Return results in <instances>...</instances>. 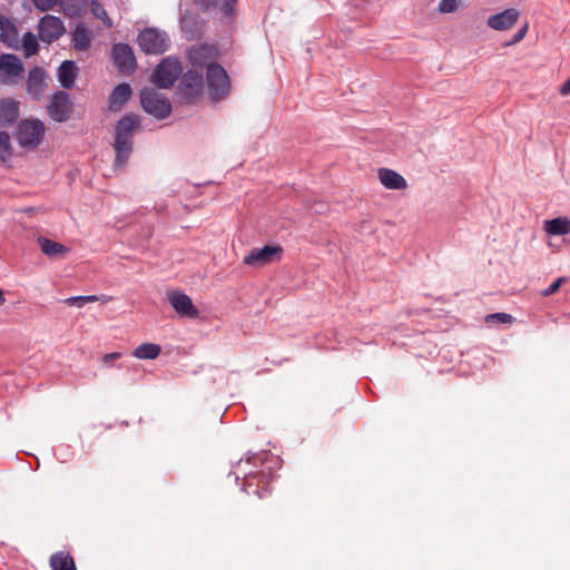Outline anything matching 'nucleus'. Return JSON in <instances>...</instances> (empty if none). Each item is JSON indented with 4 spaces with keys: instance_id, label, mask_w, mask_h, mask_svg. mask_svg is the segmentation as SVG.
Returning a JSON list of instances; mask_svg holds the SVG:
<instances>
[{
    "instance_id": "f3484780",
    "label": "nucleus",
    "mask_w": 570,
    "mask_h": 570,
    "mask_svg": "<svg viewBox=\"0 0 570 570\" xmlns=\"http://www.w3.org/2000/svg\"><path fill=\"white\" fill-rule=\"evenodd\" d=\"M520 11L515 8H508L499 13L492 14L487 20V26L497 31L511 29L519 20Z\"/></svg>"
},
{
    "instance_id": "ddd939ff",
    "label": "nucleus",
    "mask_w": 570,
    "mask_h": 570,
    "mask_svg": "<svg viewBox=\"0 0 570 570\" xmlns=\"http://www.w3.org/2000/svg\"><path fill=\"white\" fill-rule=\"evenodd\" d=\"M217 58V49L210 45H200L193 47L188 51V59L195 69L208 70L210 66L218 65L215 60Z\"/></svg>"
},
{
    "instance_id": "2f4dec72",
    "label": "nucleus",
    "mask_w": 570,
    "mask_h": 570,
    "mask_svg": "<svg viewBox=\"0 0 570 570\" xmlns=\"http://www.w3.org/2000/svg\"><path fill=\"white\" fill-rule=\"evenodd\" d=\"M83 0H59L63 11L69 14H76L80 10Z\"/></svg>"
},
{
    "instance_id": "f257e3e1",
    "label": "nucleus",
    "mask_w": 570,
    "mask_h": 570,
    "mask_svg": "<svg viewBox=\"0 0 570 570\" xmlns=\"http://www.w3.org/2000/svg\"><path fill=\"white\" fill-rule=\"evenodd\" d=\"M140 126V118L135 114L122 116L115 127V141L112 147L116 153L114 167H124L134 148V135Z\"/></svg>"
},
{
    "instance_id": "bb28decb",
    "label": "nucleus",
    "mask_w": 570,
    "mask_h": 570,
    "mask_svg": "<svg viewBox=\"0 0 570 570\" xmlns=\"http://www.w3.org/2000/svg\"><path fill=\"white\" fill-rule=\"evenodd\" d=\"M161 347L155 343H142L137 346L132 355L138 360H155L159 356Z\"/></svg>"
},
{
    "instance_id": "72a5a7b5",
    "label": "nucleus",
    "mask_w": 570,
    "mask_h": 570,
    "mask_svg": "<svg viewBox=\"0 0 570 570\" xmlns=\"http://www.w3.org/2000/svg\"><path fill=\"white\" fill-rule=\"evenodd\" d=\"M529 26L528 23H524L513 36L512 38L504 43V47H510L519 43L521 40L524 39L527 32H528Z\"/></svg>"
},
{
    "instance_id": "e433bc0d",
    "label": "nucleus",
    "mask_w": 570,
    "mask_h": 570,
    "mask_svg": "<svg viewBox=\"0 0 570 570\" xmlns=\"http://www.w3.org/2000/svg\"><path fill=\"white\" fill-rule=\"evenodd\" d=\"M564 281V277H559L558 279H556L551 285H549L543 292H542V295L543 296H550L552 294H554L560 285L563 283Z\"/></svg>"
},
{
    "instance_id": "2eb2a0df",
    "label": "nucleus",
    "mask_w": 570,
    "mask_h": 570,
    "mask_svg": "<svg viewBox=\"0 0 570 570\" xmlns=\"http://www.w3.org/2000/svg\"><path fill=\"white\" fill-rule=\"evenodd\" d=\"M112 59L119 71L130 73L134 72L137 63L132 48L128 43H116L112 46Z\"/></svg>"
},
{
    "instance_id": "6ab92c4d",
    "label": "nucleus",
    "mask_w": 570,
    "mask_h": 570,
    "mask_svg": "<svg viewBox=\"0 0 570 570\" xmlns=\"http://www.w3.org/2000/svg\"><path fill=\"white\" fill-rule=\"evenodd\" d=\"M19 117V102L11 98L0 99V127H9Z\"/></svg>"
},
{
    "instance_id": "c756f323",
    "label": "nucleus",
    "mask_w": 570,
    "mask_h": 570,
    "mask_svg": "<svg viewBox=\"0 0 570 570\" xmlns=\"http://www.w3.org/2000/svg\"><path fill=\"white\" fill-rule=\"evenodd\" d=\"M91 11H92V14L97 19H100L101 21H104V23L107 27H111L112 26V22L108 18L107 11L105 10L104 6L101 3H99L97 0H92L91 1Z\"/></svg>"
},
{
    "instance_id": "ea45409f",
    "label": "nucleus",
    "mask_w": 570,
    "mask_h": 570,
    "mask_svg": "<svg viewBox=\"0 0 570 570\" xmlns=\"http://www.w3.org/2000/svg\"><path fill=\"white\" fill-rule=\"evenodd\" d=\"M120 356H121V354H120V353H118V352L108 353V354H105V355L102 356V362H104V363H110L111 361L117 360V358H119Z\"/></svg>"
},
{
    "instance_id": "f8f14e48",
    "label": "nucleus",
    "mask_w": 570,
    "mask_h": 570,
    "mask_svg": "<svg viewBox=\"0 0 570 570\" xmlns=\"http://www.w3.org/2000/svg\"><path fill=\"white\" fill-rule=\"evenodd\" d=\"M47 73L42 67L35 66L28 72L27 81H26V90L27 94L33 100H41L47 90Z\"/></svg>"
},
{
    "instance_id": "4c0bfd02",
    "label": "nucleus",
    "mask_w": 570,
    "mask_h": 570,
    "mask_svg": "<svg viewBox=\"0 0 570 570\" xmlns=\"http://www.w3.org/2000/svg\"><path fill=\"white\" fill-rule=\"evenodd\" d=\"M65 303L69 306L82 307L85 306L83 299L81 296H71L65 299Z\"/></svg>"
},
{
    "instance_id": "4be33fe9",
    "label": "nucleus",
    "mask_w": 570,
    "mask_h": 570,
    "mask_svg": "<svg viewBox=\"0 0 570 570\" xmlns=\"http://www.w3.org/2000/svg\"><path fill=\"white\" fill-rule=\"evenodd\" d=\"M92 41L91 30L83 23H78L71 35L72 47L77 51H86Z\"/></svg>"
},
{
    "instance_id": "dca6fc26",
    "label": "nucleus",
    "mask_w": 570,
    "mask_h": 570,
    "mask_svg": "<svg viewBox=\"0 0 570 570\" xmlns=\"http://www.w3.org/2000/svg\"><path fill=\"white\" fill-rule=\"evenodd\" d=\"M203 75L197 70H188L181 77L179 90L186 100L198 97L203 90Z\"/></svg>"
},
{
    "instance_id": "9b49d317",
    "label": "nucleus",
    "mask_w": 570,
    "mask_h": 570,
    "mask_svg": "<svg viewBox=\"0 0 570 570\" xmlns=\"http://www.w3.org/2000/svg\"><path fill=\"white\" fill-rule=\"evenodd\" d=\"M39 38L46 43L57 41L65 32L63 21L56 16L46 14L39 21Z\"/></svg>"
},
{
    "instance_id": "7c9ffc66",
    "label": "nucleus",
    "mask_w": 570,
    "mask_h": 570,
    "mask_svg": "<svg viewBox=\"0 0 570 570\" xmlns=\"http://www.w3.org/2000/svg\"><path fill=\"white\" fill-rule=\"evenodd\" d=\"M485 322L488 324H492V323L510 324L513 322V316L511 314L503 313V312L493 313V314H489L485 317Z\"/></svg>"
},
{
    "instance_id": "1a4fd4ad",
    "label": "nucleus",
    "mask_w": 570,
    "mask_h": 570,
    "mask_svg": "<svg viewBox=\"0 0 570 570\" xmlns=\"http://www.w3.org/2000/svg\"><path fill=\"white\" fill-rule=\"evenodd\" d=\"M24 66L21 59L13 53L0 55V82L14 83L22 79Z\"/></svg>"
},
{
    "instance_id": "f03ea898",
    "label": "nucleus",
    "mask_w": 570,
    "mask_h": 570,
    "mask_svg": "<svg viewBox=\"0 0 570 570\" xmlns=\"http://www.w3.org/2000/svg\"><path fill=\"white\" fill-rule=\"evenodd\" d=\"M140 49L147 55H161L169 49L168 33L155 27L145 28L137 38Z\"/></svg>"
},
{
    "instance_id": "c85d7f7f",
    "label": "nucleus",
    "mask_w": 570,
    "mask_h": 570,
    "mask_svg": "<svg viewBox=\"0 0 570 570\" xmlns=\"http://www.w3.org/2000/svg\"><path fill=\"white\" fill-rule=\"evenodd\" d=\"M11 155L10 136L7 131H0V160H7Z\"/></svg>"
},
{
    "instance_id": "5701e85b",
    "label": "nucleus",
    "mask_w": 570,
    "mask_h": 570,
    "mask_svg": "<svg viewBox=\"0 0 570 570\" xmlns=\"http://www.w3.org/2000/svg\"><path fill=\"white\" fill-rule=\"evenodd\" d=\"M0 41L13 49H17L19 45L17 28L8 18L2 16H0Z\"/></svg>"
},
{
    "instance_id": "423d86ee",
    "label": "nucleus",
    "mask_w": 570,
    "mask_h": 570,
    "mask_svg": "<svg viewBox=\"0 0 570 570\" xmlns=\"http://www.w3.org/2000/svg\"><path fill=\"white\" fill-rule=\"evenodd\" d=\"M73 102L65 90L56 91L47 105L49 117L56 122H66L71 118Z\"/></svg>"
},
{
    "instance_id": "aec40b11",
    "label": "nucleus",
    "mask_w": 570,
    "mask_h": 570,
    "mask_svg": "<svg viewBox=\"0 0 570 570\" xmlns=\"http://www.w3.org/2000/svg\"><path fill=\"white\" fill-rule=\"evenodd\" d=\"M380 183L387 189L402 190L407 187L405 178L390 168H380L377 173Z\"/></svg>"
},
{
    "instance_id": "393cba45",
    "label": "nucleus",
    "mask_w": 570,
    "mask_h": 570,
    "mask_svg": "<svg viewBox=\"0 0 570 570\" xmlns=\"http://www.w3.org/2000/svg\"><path fill=\"white\" fill-rule=\"evenodd\" d=\"M38 244L41 252L48 257H60L69 252L61 243L53 242L47 237H39Z\"/></svg>"
},
{
    "instance_id": "58836bf2",
    "label": "nucleus",
    "mask_w": 570,
    "mask_h": 570,
    "mask_svg": "<svg viewBox=\"0 0 570 570\" xmlns=\"http://www.w3.org/2000/svg\"><path fill=\"white\" fill-rule=\"evenodd\" d=\"M196 2L204 9H209L217 4V0H196Z\"/></svg>"
},
{
    "instance_id": "20e7f679",
    "label": "nucleus",
    "mask_w": 570,
    "mask_h": 570,
    "mask_svg": "<svg viewBox=\"0 0 570 570\" xmlns=\"http://www.w3.org/2000/svg\"><path fill=\"white\" fill-rule=\"evenodd\" d=\"M45 125L39 119H24L18 125L16 139L23 148L37 147L43 139Z\"/></svg>"
},
{
    "instance_id": "a878e982",
    "label": "nucleus",
    "mask_w": 570,
    "mask_h": 570,
    "mask_svg": "<svg viewBox=\"0 0 570 570\" xmlns=\"http://www.w3.org/2000/svg\"><path fill=\"white\" fill-rule=\"evenodd\" d=\"M50 567L52 570H76L72 557L65 551H59L50 557Z\"/></svg>"
},
{
    "instance_id": "39448f33",
    "label": "nucleus",
    "mask_w": 570,
    "mask_h": 570,
    "mask_svg": "<svg viewBox=\"0 0 570 570\" xmlns=\"http://www.w3.org/2000/svg\"><path fill=\"white\" fill-rule=\"evenodd\" d=\"M247 462L248 463H252L254 466H257V464H262L263 466H266L259 471H249L248 473H245V484H244V488L243 490L246 491L247 493L248 490L247 488H249L252 485L250 483V480L252 479H255V478H272V470L273 469H278L281 466V461L277 456H274L273 454H271L269 452H261V453H256V454H253L252 456H249L247 459Z\"/></svg>"
},
{
    "instance_id": "f704fd0d",
    "label": "nucleus",
    "mask_w": 570,
    "mask_h": 570,
    "mask_svg": "<svg viewBox=\"0 0 570 570\" xmlns=\"http://www.w3.org/2000/svg\"><path fill=\"white\" fill-rule=\"evenodd\" d=\"M459 2L458 0H441L439 2V10L442 13H451L458 10Z\"/></svg>"
},
{
    "instance_id": "412c9836",
    "label": "nucleus",
    "mask_w": 570,
    "mask_h": 570,
    "mask_svg": "<svg viewBox=\"0 0 570 570\" xmlns=\"http://www.w3.org/2000/svg\"><path fill=\"white\" fill-rule=\"evenodd\" d=\"M58 80L62 88L71 89L78 77V67L72 60H65L57 70Z\"/></svg>"
},
{
    "instance_id": "6e6552de",
    "label": "nucleus",
    "mask_w": 570,
    "mask_h": 570,
    "mask_svg": "<svg viewBox=\"0 0 570 570\" xmlns=\"http://www.w3.org/2000/svg\"><path fill=\"white\" fill-rule=\"evenodd\" d=\"M206 81L213 99L218 100L229 94V77L220 65L210 66L208 68L206 72Z\"/></svg>"
},
{
    "instance_id": "c03bdc74",
    "label": "nucleus",
    "mask_w": 570,
    "mask_h": 570,
    "mask_svg": "<svg viewBox=\"0 0 570 570\" xmlns=\"http://www.w3.org/2000/svg\"><path fill=\"white\" fill-rule=\"evenodd\" d=\"M255 493H256L259 498H263V494H262L261 490H258V489H257V490H255Z\"/></svg>"
},
{
    "instance_id": "7ed1b4c3",
    "label": "nucleus",
    "mask_w": 570,
    "mask_h": 570,
    "mask_svg": "<svg viewBox=\"0 0 570 570\" xmlns=\"http://www.w3.org/2000/svg\"><path fill=\"white\" fill-rule=\"evenodd\" d=\"M142 109L156 119H165L171 112L170 101L155 88L146 87L140 91Z\"/></svg>"
},
{
    "instance_id": "c9c22d12",
    "label": "nucleus",
    "mask_w": 570,
    "mask_h": 570,
    "mask_svg": "<svg viewBox=\"0 0 570 570\" xmlns=\"http://www.w3.org/2000/svg\"><path fill=\"white\" fill-rule=\"evenodd\" d=\"M59 0H32L35 8L39 11H48L51 10Z\"/></svg>"
},
{
    "instance_id": "a19ab883",
    "label": "nucleus",
    "mask_w": 570,
    "mask_h": 570,
    "mask_svg": "<svg viewBox=\"0 0 570 570\" xmlns=\"http://www.w3.org/2000/svg\"><path fill=\"white\" fill-rule=\"evenodd\" d=\"M559 91L562 96L570 94V77L562 83Z\"/></svg>"
},
{
    "instance_id": "a211bd4d",
    "label": "nucleus",
    "mask_w": 570,
    "mask_h": 570,
    "mask_svg": "<svg viewBox=\"0 0 570 570\" xmlns=\"http://www.w3.org/2000/svg\"><path fill=\"white\" fill-rule=\"evenodd\" d=\"M131 88L128 83L121 82L118 83L109 94L108 97V108L112 112H117L121 110L124 105L130 99L131 97Z\"/></svg>"
},
{
    "instance_id": "37998d69",
    "label": "nucleus",
    "mask_w": 570,
    "mask_h": 570,
    "mask_svg": "<svg viewBox=\"0 0 570 570\" xmlns=\"http://www.w3.org/2000/svg\"><path fill=\"white\" fill-rule=\"evenodd\" d=\"M6 302V297H4V293L3 291L0 288V306L3 305Z\"/></svg>"
},
{
    "instance_id": "79ce46f5",
    "label": "nucleus",
    "mask_w": 570,
    "mask_h": 570,
    "mask_svg": "<svg viewBox=\"0 0 570 570\" xmlns=\"http://www.w3.org/2000/svg\"><path fill=\"white\" fill-rule=\"evenodd\" d=\"M81 297H82L85 304L98 301V297L96 295H86V296H81Z\"/></svg>"
},
{
    "instance_id": "4468645a",
    "label": "nucleus",
    "mask_w": 570,
    "mask_h": 570,
    "mask_svg": "<svg viewBox=\"0 0 570 570\" xmlns=\"http://www.w3.org/2000/svg\"><path fill=\"white\" fill-rule=\"evenodd\" d=\"M167 299L180 317L190 320L198 317L199 311L187 294L180 291H169L167 293Z\"/></svg>"
},
{
    "instance_id": "9d476101",
    "label": "nucleus",
    "mask_w": 570,
    "mask_h": 570,
    "mask_svg": "<svg viewBox=\"0 0 570 570\" xmlns=\"http://www.w3.org/2000/svg\"><path fill=\"white\" fill-rule=\"evenodd\" d=\"M283 248L279 245H266L262 248H253L244 258L243 263L252 267H262L279 261Z\"/></svg>"
},
{
    "instance_id": "0eeeda50",
    "label": "nucleus",
    "mask_w": 570,
    "mask_h": 570,
    "mask_svg": "<svg viewBox=\"0 0 570 570\" xmlns=\"http://www.w3.org/2000/svg\"><path fill=\"white\" fill-rule=\"evenodd\" d=\"M181 73V65L176 58H164L153 73V81L160 88H170Z\"/></svg>"
},
{
    "instance_id": "cd10ccee",
    "label": "nucleus",
    "mask_w": 570,
    "mask_h": 570,
    "mask_svg": "<svg viewBox=\"0 0 570 570\" xmlns=\"http://www.w3.org/2000/svg\"><path fill=\"white\" fill-rule=\"evenodd\" d=\"M22 50L27 58L36 55L39 50L37 37L32 32H26L22 38Z\"/></svg>"
},
{
    "instance_id": "b1692460",
    "label": "nucleus",
    "mask_w": 570,
    "mask_h": 570,
    "mask_svg": "<svg viewBox=\"0 0 570 570\" xmlns=\"http://www.w3.org/2000/svg\"><path fill=\"white\" fill-rule=\"evenodd\" d=\"M543 229L547 234L552 236H563L570 233V219L564 216H559L553 219L544 220Z\"/></svg>"
},
{
    "instance_id": "473e14b6",
    "label": "nucleus",
    "mask_w": 570,
    "mask_h": 570,
    "mask_svg": "<svg viewBox=\"0 0 570 570\" xmlns=\"http://www.w3.org/2000/svg\"><path fill=\"white\" fill-rule=\"evenodd\" d=\"M238 0H224L220 4H219V11L220 13L226 17V18H229L233 16L234 13V9L237 4Z\"/></svg>"
}]
</instances>
